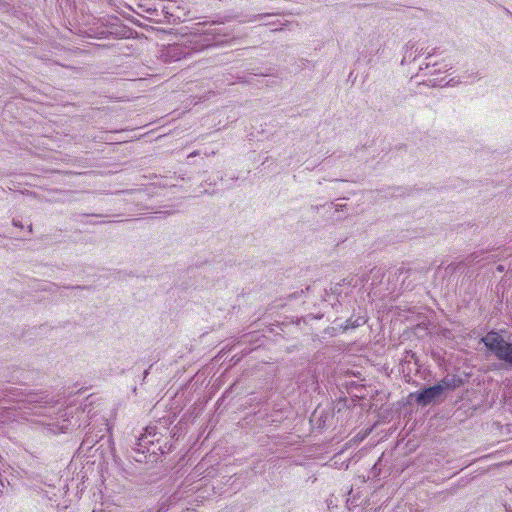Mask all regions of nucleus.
<instances>
[{"label": "nucleus", "mask_w": 512, "mask_h": 512, "mask_svg": "<svg viewBox=\"0 0 512 512\" xmlns=\"http://www.w3.org/2000/svg\"><path fill=\"white\" fill-rule=\"evenodd\" d=\"M198 31V33L184 37L179 42L165 47L161 52L163 61L172 63L186 59L194 52L223 45L231 38L227 28L219 24H210L207 28Z\"/></svg>", "instance_id": "1"}, {"label": "nucleus", "mask_w": 512, "mask_h": 512, "mask_svg": "<svg viewBox=\"0 0 512 512\" xmlns=\"http://www.w3.org/2000/svg\"><path fill=\"white\" fill-rule=\"evenodd\" d=\"M17 398V407H4L7 409V413L13 415V421L17 418H23L29 420L30 416H40L43 417V420L39 422H55L56 415L60 414V417L66 416L67 411H61V408H56L52 399H49L47 396L44 398L40 395H26L25 398Z\"/></svg>", "instance_id": "2"}, {"label": "nucleus", "mask_w": 512, "mask_h": 512, "mask_svg": "<svg viewBox=\"0 0 512 512\" xmlns=\"http://www.w3.org/2000/svg\"><path fill=\"white\" fill-rule=\"evenodd\" d=\"M435 54V49L427 51L423 47H419L415 42H408L404 48L403 58L401 60L402 65L410 64L415 62L418 57L425 56L423 63L419 65V71H427L424 75H434L447 70V65L438 62H432L431 58Z\"/></svg>", "instance_id": "3"}, {"label": "nucleus", "mask_w": 512, "mask_h": 512, "mask_svg": "<svg viewBox=\"0 0 512 512\" xmlns=\"http://www.w3.org/2000/svg\"><path fill=\"white\" fill-rule=\"evenodd\" d=\"M96 422V414L93 413L90 416V422L85 426L88 427V431L86 433L84 443L93 444L95 442H98V440L101 439L109 430L106 418L101 417V422L98 426H96Z\"/></svg>", "instance_id": "4"}, {"label": "nucleus", "mask_w": 512, "mask_h": 512, "mask_svg": "<svg viewBox=\"0 0 512 512\" xmlns=\"http://www.w3.org/2000/svg\"><path fill=\"white\" fill-rule=\"evenodd\" d=\"M22 393L19 392L18 388L10 387L2 391L0 396V423L4 424L8 421H13V415L7 413V409L3 407H9L7 404L14 402L17 404L16 399L20 398Z\"/></svg>", "instance_id": "5"}, {"label": "nucleus", "mask_w": 512, "mask_h": 512, "mask_svg": "<svg viewBox=\"0 0 512 512\" xmlns=\"http://www.w3.org/2000/svg\"><path fill=\"white\" fill-rule=\"evenodd\" d=\"M442 395V387L437 386V384H435L430 387H425L421 389L419 392H417L416 401L418 404L426 406L431 402L439 399Z\"/></svg>", "instance_id": "6"}, {"label": "nucleus", "mask_w": 512, "mask_h": 512, "mask_svg": "<svg viewBox=\"0 0 512 512\" xmlns=\"http://www.w3.org/2000/svg\"><path fill=\"white\" fill-rule=\"evenodd\" d=\"M482 342L489 351L494 353L496 357L500 354L506 344V341L503 339V337L494 331L487 333L482 338Z\"/></svg>", "instance_id": "7"}, {"label": "nucleus", "mask_w": 512, "mask_h": 512, "mask_svg": "<svg viewBox=\"0 0 512 512\" xmlns=\"http://www.w3.org/2000/svg\"><path fill=\"white\" fill-rule=\"evenodd\" d=\"M61 411H67L68 414L66 416H64V417H60V414H58L55 417V422H45V421H43V423L48 425V426H55L59 430H61L62 432H66L69 429V426L74 425L72 423V420L74 419V416H71L70 419H69V416L72 414V412L70 411V408L61 409Z\"/></svg>", "instance_id": "8"}, {"label": "nucleus", "mask_w": 512, "mask_h": 512, "mask_svg": "<svg viewBox=\"0 0 512 512\" xmlns=\"http://www.w3.org/2000/svg\"><path fill=\"white\" fill-rule=\"evenodd\" d=\"M61 411H67L68 414L66 416H64V417H60V414H58L55 417V422H45V421H43V423L48 425V426H55L59 430H61L62 432H66L69 429V426L74 425L72 423V420L74 419V416H71L70 419H69V416L72 414V412L70 411V408L61 409Z\"/></svg>", "instance_id": "9"}, {"label": "nucleus", "mask_w": 512, "mask_h": 512, "mask_svg": "<svg viewBox=\"0 0 512 512\" xmlns=\"http://www.w3.org/2000/svg\"><path fill=\"white\" fill-rule=\"evenodd\" d=\"M157 428L156 426H147L144 430V433L141 434V436L138 438V446L140 447L139 450L142 448H146L147 445L153 444L155 441H158L159 438L157 437Z\"/></svg>", "instance_id": "10"}, {"label": "nucleus", "mask_w": 512, "mask_h": 512, "mask_svg": "<svg viewBox=\"0 0 512 512\" xmlns=\"http://www.w3.org/2000/svg\"><path fill=\"white\" fill-rule=\"evenodd\" d=\"M499 360H503L512 365V342H506L500 354L497 356Z\"/></svg>", "instance_id": "11"}, {"label": "nucleus", "mask_w": 512, "mask_h": 512, "mask_svg": "<svg viewBox=\"0 0 512 512\" xmlns=\"http://www.w3.org/2000/svg\"><path fill=\"white\" fill-rule=\"evenodd\" d=\"M437 386L442 387V393L446 390H452L456 387L455 379L453 377H444L439 383H437Z\"/></svg>", "instance_id": "12"}, {"label": "nucleus", "mask_w": 512, "mask_h": 512, "mask_svg": "<svg viewBox=\"0 0 512 512\" xmlns=\"http://www.w3.org/2000/svg\"><path fill=\"white\" fill-rule=\"evenodd\" d=\"M381 463H382V458H380L375 464L374 466L372 467L371 471H370V477H377L380 475L381 473Z\"/></svg>", "instance_id": "13"}, {"label": "nucleus", "mask_w": 512, "mask_h": 512, "mask_svg": "<svg viewBox=\"0 0 512 512\" xmlns=\"http://www.w3.org/2000/svg\"><path fill=\"white\" fill-rule=\"evenodd\" d=\"M429 84L432 86H445L444 84H442V80L439 82H437L436 80H429Z\"/></svg>", "instance_id": "14"}, {"label": "nucleus", "mask_w": 512, "mask_h": 512, "mask_svg": "<svg viewBox=\"0 0 512 512\" xmlns=\"http://www.w3.org/2000/svg\"><path fill=\"white\" fill-rule=\"evenodd\" d=\"M272 16H273L272 14H261V15H258L257 18L259 20H261V19H264V18L272 17Z\"/></svg>", "instance_id": "15"}, {"label": "nucleus", "mask_w": 512, "mask_h": 512, "mask_svg": "<svg viewBox=\"0 0 512 512\" xmlns=\"http://www.w3.org/2000/svg\"><path fill=\"white\" fill-rule=\"evenodd\" d=\"M455 84H458V81L453 82V79L447 81L444 85L446 86H454Z\"/></svg>", "instance_id": "16"}, {"label": "nucleus", "mask_w": 512, "mask_h": 512, "mask_svg": "<svg viewBox=\"0 0 512 512\" xmlns=\"http://www.w3.org/2000/svg\"><path fill=\"white\" fill-rule=\"evenodd\" d=\"M13 225L16 226V227H21V224L18 220L16 219H13Z\"/></svg>", "instance_id": "17"}, {"label": "nucleus", "mask_w": 512, "mask_h": 512, "mask_svg": "<svg viewBox=\"0 0 512 512\" xmlns=\"http://www.w3.org/2000/svg\"><path fill=\"white\" fill-rule=\"evenodd\" d=\"M497 270H498L499 272H503V271H504V266H503V265H498V266H497Z\"/></svg>", "instance_id": "18"}, {"label": "nucleus", "mask_w": 512, "mask_h": 512, "mask_svg": "<svg viewBox=\"0 0 512 512\" xmlns=\"http://www.w3.org/2000/svg\"><path fill=\"white\" fill-rule=\"evenodd\" d=\"M359 320H360V319H358V320L356 321V322H357L356 326H360Z\"/></svg>", "instance_id": "19"}]
</instances>
